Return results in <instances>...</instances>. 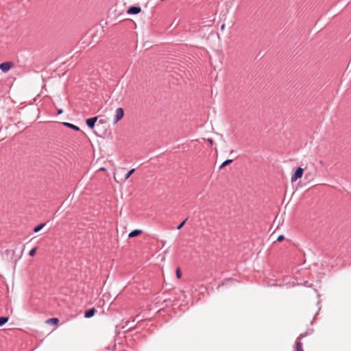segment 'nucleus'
<instances>
[{
  "label": "nucleus",
  "mask_w": 351,
  "mask_h": 351,
  "mask_svg": "<svg viewBox=\"0 0 351 351\" xmlns=\"http://www.w3.org/2000/svg\"><path fill=\"white\" fill-rule=\"evenodd\" d=\"M303 173L304 169L302 167H298L294 173L291 176V182H295L298 179L301 178L303 176Z\"/></svg>",
  "instance_id": "1"
},
{
  "label": "nucleus",
  "mask_w": 351,
  "mask_h": 351,
  "mask_svg": "<svg viewBox=\"0 0 351 351\" xmlns=\"http://www.w3.org/2000/svg\"><path fill=\"white\" fill-rule=\"evenodd\" d=\"M124 116V111L122 108H118L115 111L114 123H117Z\"/></svg>",
  "instance_id": "2"
},
{
  "label": "nucleus",
  "mask_w": 351,
  "mask_h": 351,
  "mask_svg": "<svg viewBox=\"0 0 351 351\" xmlns=\"http://www.w3.org/2000/svg\"><path fill=\"white\" fill-rule=\"evenodd\" d=\"M14 66L12 62H5L0 64V69L3 72H8L10 69Z\"/></svg>",
  "instance_id": "3"
},
{
  "label": "nucleus",
  "mask_w": 351,
  "mask_h": 351,
  "mask_svg": "<svg viewBox=\"0 0 351 351\" xmlns=\"http://www.w3.org/2000/svg\"><path fill=\"white\" fill-rule=\"evenodd\" d=\"M306 335V333H302L300 334V336L297 338V340L295 341V348L296 351H304L302 349V343L300 341V340L305 337Z\"/></svg>",
  "instance_id": "4"
},
{
  "label": "nucleus",
  "mask_w": 351,
  "mask_h": 351,
  "mask_svg": "<svg viewBox=\"0 0 351 351\" xmlns=\"http://www.w3.org/2000/svg\"><path fill=\"white\" fill-rule=\"evenodd\" d=\"M141 12V8L139 6H132L129 8L127 11L128 14H137Z\"/></svg>",
  "instance_id": "5"
},
{
  "label": "nucleus",
  "mask_w": 351,
  "mask_h": 351,
  "mask_svg": "<svg viewBox=\"0 0 351 351\" xmlns=\"http://www.w3.org/2000/svg\"><path fill=\"white\" fill-rule=\"evenodd\" d=\"M97 117L87 119L86 121V125L88 128L93 129L95 127V123L97 120Z\"/></svg>",
  "instance_id": "6"
},
{
  "label": "nucleus",
  "mask_w": 351,
  "mask_h": 351,
  "mask_svg": "<svg viewBox=\"0 0 351 351\" xmlns=\"http://www.w3.org/2000/svg\"><path fill=\"white\" fill-rule=\"evenodd\" d=\"M96 312V310L95 308H92L86 311H85L84 317L86 318H90L92 317Z\"/></svg>",
  "instance_id": "7"
},
{
  "label": "nucleus",
  "mask_w": 351,
  "mask_h": 351,
  "mask_svg": "<svg viewBox=\"0 0 351 351\" xmlns=\"http://www.w3.org/2000/svg\"><path fill=\"white\" fill-rule=\"evenodd\" d=\"M141 233H142V230H132V232H130L129 233L128 237L130 238L135 237H137L138 235L141 234Z\"/></svg>",
  "instance_id": "8"
},
{
  "label": "nucleus",
  "mask_w": 351,
  "mask_h": 351,
  "mask_svg": "<svg viewBox=\"0 0 351 351\" xmlns=\"http://www.w3.org/2000/svg\"><path fill=\"white\" fill-rule=\"evenodd\" d=\"M58 322H59V319L56 317L49 318L46 321L47 324H53V325H58Z\"/></svg>",
  "instance_id": "9"
},
{
  "label": "nucleus",
  "mask_w": 351,
  "mask_h": 351,
  "mask_svg": "<svg viewBox=\"0 0 351 351\" xmlns=\"http://www.w3.org/2000/svg\"><path fill=\"white\" fill-rule=\"evenodd\" d=\"M63 125H66V127L75 130V131H79L80 128L77 125H75L73 124H71L70 123H63Z\"/></svg>",
  "instance_id": "10"
},
{
  "label": "nucleus",
  "mask_w": 351,
  "mask_h": 351,
  "mask_svg": "<svg viewBox=\"0 0 351 351\" xmlns=\"http://www.w3.org/2000/svg\"><path fill=\"white\" fill-rule=\"evenodd\" d=\"M9 320L8 317H0V326H3L6 324Z\"/></svg>",
  "instance_id": "11"
},
{
  "label": "nucleus",
  "mask_w": 351,
  "mask_h": 351,
  "mask_svg": "<svg viewBox=\"0 0 351 351\" xmlns=\"http://www.w3.org/2000/svg\"><path fill=\"white\" fill-rule=\"evenodd\" d=\"M45 226V223H40L38 226H36V227H34V232H39L44 226Z\"/></svg>",
  "instance_id": "12"
},
{
  "label": "nucleus",
  "mask_w": 351,
  "mask_h": 351,
  "mask_svg": "<svg viewBox=\"0 0 351 351\" xmlns=\"http://www.w3.org/2000/svg\"><path fill=\"white\" fill-rule=\"evenodd\" d=\"M232 162V159H228L226 160H225L221 165H220V169L226 167V165L230 164Z\"/></svg>",
  "instance_id": "13"
},
{
  "label": "nucleus",
  "mask_w": 351,
  "mask_h": 351,
  "mask_svg": "<svg viewBox=\"0 0 351 351\" xmlns=\"http://www.w3.org/2000/svg\"><path fill=\"white\" fill-rule=\"evenodd\" d=\"M135 171V169H130L125 176V180H128L131 175Z\"/></svg>",
  "instance_id": "14"
},
{
  "label": "nucleus",
  "mask_w": 351,
  "mask_h": 351,
  "mask_svg": "<svg viewBox=\"0 0 351 351\" xmlns=\"http://www.w3.org/2000/svg\"><path fill=\"white\" fill-rule=\"evenodd\" d=\"M37 249V247H34V248H32L29 252V256L32 257L34 256L36 252Z\"/></svg>",
  "instance_id": "15"
},
{
  "label": "nucleus",
  "mask_w": 351,
  "mask_h": 351,
  "mask_svg": "<svg viewBox=\"0 0 351 351\" xmlns=\"http://www.w3.org/2000/svg\"><path fill=\"white\" fill-rule=\"evenodd\" d=\"M187 218L185 219L182 222H181L177 227V230H180L183 226L186 223V221H187Z\"/></svg>",
  "instance_id": "16"
},
{
  "label": "nucleus",
  "mask_w": 351,
  "mask_h": 351,
  "mask_svg": "<svg viewBox=\"0 0 351 351\" xmlns=\"http://www.w3.org/2000/svg\"><path fill=\"white\" fill-rule=\"evenodd\" d=\"M181 276H182L181 271H180V269L179 268H178L176 269V276H177L178 278H180Z\"/></svg>",
  "instance_id": "17"
},
{
  "label": "nucleus",
  "mask_w": 351,
  "mask_h": 351,
  "mask_svg": "<svg viewBox=\"0 0 351 351\" xmlns=\"http://www.w3.org/2000/svg\"><path fill=\"white\" fill-rule=\"evenodd\" d=\"M285 239L284 235L281 234L277 238V241L280 242Z\"/></svg>",
  "instance_id": "18"
},
{
  "label": "nucleus",
  "mask_w": 351,
  "mask_h": 351,
  "mask_svg": "<svg viewBox=\"0 0 351 351\" xmlns=\"http://www.w3.org/2000/svg\"><path fill=\"white\" fill-rule=\"evenodd\" d=\"M208 141L209 142V143H210V145H213V141L212 139H208Z\"/></svg>",
  "instance_id": "19"
},
{
  "label": "nucleus",
  "mask_w": 351,
  "mask_h": 351,
  "mask_svg": "<svg viewBox=\"0 0 351 351\" xmlns=\"http://www.w3.org/2000/svg\"><path fill=\"white\" fill-rule=\"evenodd\" d=\"M62 109L58 110V114H62Z\"/></svg>",
  "instance_id": "20"
},
{
  "label": "nucleus",
  "mask_w": 351,
  "mask_h": 351,
  "mask_svg": "<svg viewBox=\"0 0 351 351\" xmlns=\"http://www.w3.org/2000/svg\"><path fill=\"white\" fill-rule=\"evenodd\" d=\"M99 170H101V171H106V168H104V167H101V168L99 169Z\"/></svg>",
  "instance_id": "21"
},
{
  "label": "nucleus",
  "mask_w": 351,
  "mask_h": 351,
  "mask_svg": "<svg viewBox=\"0 0 351 351\" xmlns=\"http://www.w3.org/2000/svg\"><path fill=\"white\" fill-rule=\"evenodd\" d=\"M224 27H225V25H224V24H223V25H221V29H224Z\"/></svg>",
  "instance_id": "22"
}]
</instances>
